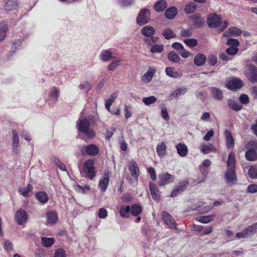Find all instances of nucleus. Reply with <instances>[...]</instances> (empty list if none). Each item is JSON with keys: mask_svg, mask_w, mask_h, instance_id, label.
Wrapping results in <instances>:
<instances>
[{"mask_svg": "<svg viewBox=\"0 0 257 257\" xmlns=\"http://www.w3.org/2000/svg\"><path fill=\"white\" fill-rule=\"evenodd\" d=\"M100 59L103 62H107L113 58L111 50L107 49L101 51L100 55Z\"/></svg>", "mask_w": 257, "mask_h": 257, "instance_id": "cd10ccee", "label": "nucleus"}, {"mask_svg": "<svg viewBox=\"0 0 257 257\" xmlns=\"http://www.w3.org/2000/svg\"><path fill=\"white\" fill-rule=\"evenodd\" d=\"M159 185L160 186H165L174 180V176L168 173H163L159 176Z\"/></svg>", "mask_w": 257, "mask_h": 257, "instance_id": "9d476101", "label": "nucleus"}, {"mask_svg": "<svg viewBox=\"0 0 257 257\" xmlns=\"http://www.w3.org/2000/svg\"><path fill=\"white\" fill-rule=\"evenodd\" d=\"M157 98L154 96L144 97L142 99V101L146 105H150L154 104L157 102Z\"/></svg>", "mask_w": 257, "mask_h": 257, "instance_id": "8fccbe9b", "label": "nucleus"}, {"mask_svg": "<svg viewBox=\"0 0 257 257\" xmlns=\"http://www.w3.org/2000/svg\"><path fill=\"white\" fill-rule=\"evenodd\" d=\"M120 60H114L110 63L107 66V69L109 71H114L119 65Z\"/></svg>", "mask_w": 257, "mask_h": 257, "instance_id": "6e6d98bb", "label": "nucleus"}, {"mask_svg": "<svg viewBox=\"0 0 257 257\" xmlns=\"http://www.w3.org/2000/svg\"><path fill=\"white\" fill-rule=\"evenodd\" d=\"M36 198L42 204L46 203L48 201V197L44 191H40L36 193Z\"/></svg>", "mask_w": 257, "mask_h": 257, "instance_id": "c85d7f7f", "label": "nucleus"}, {"mask_svg": "<svg viewBox=\"0 0 257 257\" xmlns=\"http://www.w3.org/2000/svg\"><path fill=\"white\" fill-rule=\"evenodd\" d=\"M98 215L100 218H105L107 216V211L105 208H101L98 211Z\"/></svg>", "mask_w": 257, "mask_h": 257, "instance_id": "69168bd1", "label": "nucleus"}, {"mask_svg": "<svg viewBox=\"0 0 257 257\" xmlns=\"http://www.w3.org/2000/svg\"><path fill=\"white\" fill-rule=\"evenodd\" d=\"M187 92L186 87H180L174 91L169 96L170 100L178 98L179 96L184 95Z\"/></svg>", "mask_w": 257, "mask_h": 257, "instance_id": "aec40b11", "label": "nucleus"}, {"mask_svg": "<svg viewBox=\"0 0 257 257\" xmlns=\"http://www.w3.org/2000/svg\"><path fill=\"white\" fill-rule=\"evenodd\" d=\"M181 56L183 58H187L192 54L190 52L186 50L184 47L179 52Z\"/></svg>", "mask_w": 257, "mask_h": 257, "instance_id": "338daca9", "label": "nucleus"}, {"mask_svg": "<svg viewBox=\"0 0 257 257\" xmlns=\"http://www.w3.org/2000/svg\"><path fill=\"white\" fill-rule=\"evenodd\" d=\"M196 9V5L194 3L191 2L186 6L185 11L187 14H191L193 13Z\"/></svg>", "mask_w": 257, "mask_h": 257, "instance_id": "3c124183", "label": "nucleus"}, {"mask_svg": "<svg viewBox=\"0 0 257 257\" xmlns=\"http://www.w3.org/2000/svg\"><path fill=\"white\" fill-rule=\"evenodd\" d=\"M150 18V12L148 9L142 10L139 14L137 22L139 25L142 26L147 24Z\"/></svg>", "mask_w": 257, "mask_h": 257, "instance_id": "0eeeda50", "label": "nucleus"}, {"mask_svg": "<svg viewBox=\"0 0 257 257\" xmlns=\"http://www.w3.org/2000/svg\"><path fill=\"white\" fill-rule=\"evenodd\" d=\"M248 174L251 178H257V169L254 167H251L248 170Z\"/></svg>", "mask_w": 257, "mask_h": 257, "instance_id": "13d9d810", "label": "nucleus"}, {"mask_svg": "<svg viewBox=\"0 0 257 257\" xmlns=\"http://www.w3.org/2000/svg\"><path fill=\"white\" fill-rule=\"evenodd\" d=\"M33 190V186L29 183L26 187H20L18 189L20 193L25 197H28L30 196V193Z\"/></svg>", "mask_w": 257, "mask_h": 257, "instance_id": "b1692460", "label": "nucleus"}, {"mask_svg": "<svg viewBox=\"0 0 257 257\" xmlns=\"http://www.w3.org/2000/svg\"><path fill=\"white\" fill-rule=\"evenodd\" d=\"M85 152L90 156H95L98 153L99 148L95 144H90L85 147Z\"/></svg>", "mask_w": 257, "mask_h": 257, "instance_id": "5701e85b", "label": "nucleus"}, {"mask_svg": "<svg viewBox=\"0 0 257 257\" xmlns=\"http://www.w3.org/2000/svg\"><path fill=\"white\" fill-rule=\"evenodd\" d=\"M166 147L164 143L162 142L157 146V153L160 158H164L166 155Z\"/></svg>", "mask_w": 257, "mask_h": 257, "instance_id": "ea45409f", "label": "nucleus"}, {"mask_svg": "<svg viewBox=\"0 0 257 257\" xmlns=\"http://www.w3.org/2000/svg\"><path fill=\"white\" fill-rule=\"evenodd\" d=\"M119 213L120 216L123 218H127L128 217V214L131 211V207L130 206H121L119 208Z\"/></svg>", "mask_w": 257, "mask_h": 257, "instance_id": "37998d69", "label": "nucleus"}, {"mask_svg": "<svg viewBox=\"0 0 257 257\" xmlns=\"http://www.w3.org/2000/svg\"><path fill=\"white\" fill-rule=\"evenodd\" d=\"M155 38L146 39L145 43L149 46H151L150 51L152 53H160L164 50V45L162 44L155 43Z\"/></svg>", "mask_w": 257, "mask_h": 257, "instance_id": "39448f33", "label": "nucleus"}, {"mask_svg": "<svg viewBox=\"0 0 257 257\" xmlns=\"http://www.w3.org/2000/svg\"><path fill=\"white\" fill-rule=\"evenodd\" d=\"M211 162L210 160H205L201 165H199V168L200 170L202 175L200 177H199L198 179L195 181L196 184H199L203 182L206 178L207 172H206L203 169V168H207L211 165Z\"/></svg>", "mask_w": 257, "mask_h": 257, "instance_id": "6e6552de", "label": "nucleus"}, {"mask_svg": "<svg viewBox=\"0 0 257 257\" xmlns=\"http://www.w3.org/2000/svg\"><path fill=\"white\" fill-rule=\"evenodd\" d=\"M141 32L146 37H151L155 34V30L151 26H147L142 29Z\"/></svg>", "mask_w": 257, "mask_h": 257, "instance_id": "c9c22d12", "label": "nucleus"}, {"mask_svg": "<svg viewBox=\"0 0 257 257\" xmlns=\"http://www.w3.org/2000/svg\"><path fill=\"white\" fill-rule=\"evenodd\" d=\"M149 189L153 198L157 201H159L160 198V194L156 185L153 182H150Z\"/></svg>", "mask_w": 257, "mask_h": 257, "instance_id": "412c9836", "label": "nucleus"}, {"mask_svg": "<svg viewBox=\"0 0 257 257\" xmlns=\"http://www.w3.org/2000/svg\"><path fill=\"white\" fill-rule=\"evenodd\" d=\"M109 182V175L108 173H105L99 180L98 187L101 191L105 192L107 188Z\"/></svg>", "mask_w": 257, "mask_h": 257, "instance_id": "dca6fc26", "label": "nucleus"}, {"mask_svg": "<svg viewBox=\"0 0 257 257\" xmlns=\"http://www.w3.org/2000/svg\"><path fill=\"white\" fill-rule=\"evenodd\" d=\"M224 135L227 148L229 149L232 148L234 146V142L230 132L228 130H226L224 132Z\"/></svg>", "mask_w": 257, "mask_h": 257, "instance_id": "2f4dec72", "label": "nucleus"}, {"mask_svg": "<svg viewBox=\"0 0 257 257\" xmlns=\"http://www.w3.org/2000/svg\"><path fill=\"white\" fill-rule=\"evenodd\" d=\"M177 14V10L174 7H172L168 9L165 13V16L168 19H173Z\"/></svg>", "mask_w": 257, "mask_h": 257, "instance_id": "4c0bfd02", "label": "nucleus"}, {"mask_svg": "<svg viewBox=\"0 0 257 257\" xmlns=\"http://www.w3.org/2000/svg\"><path fill=\"white\" fill-rule=\"evenodd\" d=\"M207 22L210 28H218L220 31H223L228 25L227 21H222L220 16L215 14L208 16Z\"/></svg>", "mask_w": 257, "mask_h": 257, "instance_id": "7ed1b4c3", "label": "nucleus"}, {"mask_svg": "<svg viewBox=\"0 0 257 257\" xmlns=\"http://www.w3.org/2000/svg\"><path fill=\"white\" fill-rule=\"evenodd\" d=\"M162 219L165 223L170 227L173 229H177L176 223L172 217L166 211L162 212Z\"/></svg>", "mask_w": 257, "mask_h": 257, "instance_id": "4468645a", "label": "nucleus"}, {"mask_svg": "<svg viewBox=\"0 0 257 257\" xmlns=\"http://www.w3.org/2000/svg\"><path fill=\"white\" fill-rule=\"evenodd\" d=\"M225 86L229 90H236L242 86V82L238 78H232L226 82Z\"/></svg>", "mask_w": 257, "mask_h": 257, "instance_id": "1a4fd4ad", "label": "nucleus"}, {"mask_svg": "<svg viewBox=\"0 0 257 257\" xmlns=\"http://www.w3.org/2000/svg\"><path fill=\"white\" fill-rule=\"evenodd\" d=\"M187 185L188 182L187 181H182L179 182L178 185L172 191L170 197H175L183 192L187 188Z\"/></svg>", "mask_w": 257, "mask_h": 257, "instance_id": "ddd939ff", "label": "nucleus"}, {"mask_svg": "<svg viewBox=\"0 0 257 257\" xmlns=\"http://www.w3.org/2000/svg\"><path fill=\"white\" fill-rule=\"evenodd\" d=\"M245 74L250 81L257 82V68L253 64H249L246 66Z\"/></svg>", "mask_w": 257, "mask_h": 257, "instance_id": "423d86ee", "label": "nucleus"}, {"mask_svg": "<svg viewBox=\"0 0 257 257\" xmlns=\"http://www.w3.org/2000/svg\"><path fill=\"white\" fill-rule=\"evenodd\" d=\"M213 97L217 100H221L223 98V93L219 88L212 87L210 89Z\"/></svg>", "mask_w": 257, "mask_h": 257, "instance_id": "f704fd0d", "label": "nucleus"}, {"mask_svg": "<svg viewBox=\"0 0 257 257\" xmlns=\"http://www.w3.org/2000/svg\"><path fill=\"white\" fill-rule=\"evenodd\" d=\"M53 257H66L65 250L62 248H58L55 249Z\"/></svg>", "mask_w": 257, "mask_h": 257, "instance_id": "864d4df0", "label": "nucleus"}, {"mask_svg": "<svg viewBox=\"0 0 257 257\" xmlns=\"http://www.w3.org/2000/svg\"><path fill=\"white\" fill-rule=\"evenodd\" d=\"M184 42L189 48L196 46L198 43L197 40L193 38L185 39Z\"/></svg>", "mask_w": 257, "mask_h": 257, "instance_id": "5fc2aeb1", "label": "nucleus"}, {"mask_svg": "<svg viewBox=\"0 0 257 257\" xmlns=\"http://www.w3.org/2000/svg\"><path fill=\"white\" fill-rule=\"evenodd\" d=\"M165 72L168 76L173 78H178L181 77V75L175 70L174 67H166Z\"/></svg>", "mask_w": 257, "mask_h": 257, "instance_id": "7c9ffc66", "label": "nucleus"}, {"mask_svg": "<svg viewBox=\"0 0 257 257\" xmlns=\"http://www.w3.org/2000/svg\"><path fill=\"white\" fill-rule=\"evenodd\" d=\"M141 206L137 204H134L131 208V214L134 216H138L142 212Z\"/></svg>", "mask_w": 257, "mask_h": 257, "instance_id": "49530a36", "label": "nucleus"}, {"mask_svg": "<svg viewBox=\"0 0 257 257\" xmlns=\"http://www.w3.org/2000/svg\"><path fill=\"white\" fill-rule=\"evenodd\" d=\"M79 87L84 91H88L90 89L91 86L89 82H84L80 84Z\"/></svg>", "mask_w": 257, "mask_h": 257, "instance_id": "e2e57ef3", "label": "nucleus"}, {"mask_svg": "<svg viewBox=\"0 0 257 257\" xmlns=\"http://www.w3.org/2000/svg\"><path fill=\"white\" fill-rule=\"evenodd\" d=\"M129 169L133 178L137 180L140 175V171L138 164L136 161L132 160L130 162Z\"/></svg>", "mask_w": 257, "mask_h": 257, "instance_id": "f3484780", "label": "nucleus"}, {"mask_svg": "<svg viewBox=\"0 0 257 257\" xmlns=\"http://www.w3.org/2000/svg\"><path fill=\"white\" fill-rule=\"evenodd\" d=\"M41 240L42 245L47 248L51 247L55 242L54 237H42Z\"/></svg>", "mask_w": 257, "mask_h": 257, "instance_id": "c756f323", "label": "nucleus"}, {"mask_svg": "<svg viewBox=\"0 0 257 257\" xmlns=\"http://www.w3.org/2000/svg\"><path fill=\"white\" fill-rule=\"evenodd\" d=\"M228 104L230 108L235 111L240 110L242 108V105L241 104L232 99L228 100Z\"/></svg>", "mask_w": 257, "mask_h": 257, "instance_id": "e433bc0d", "label": "nucleus"}, {"mask_svg": "<svg viewBox=\"0 0 257 257\" xmlns=\"http://www.w3.org/2000/svg\"><path fill=\"white\" fill-rule=\"evenodd\" d=\"M241 34V31L235 27H230L228 31L223 33V37H229L231 36H238Z\"/></svg>", "mask_w": 257, "mask_h": 257, "instance_id": "4be33fe9", "label": "nucleus"}, {"mask_svg": "<svg viewBox=\"0 0 257 257\" xmlns=\"http://www.w3.org/2000/svg\"><path fill=\"white\" fill-rule=\"evenodd\" d=\"M246 159L250 161H253L257 159V154L256 152L252 149L248 150L245 153Z\"/></svg>", "mask_w": 257, "mask_h": 257, "instance_id": "79ce46f5", "label": "nucleus"}, {"mask_svg": "<svg viewBox=\"0 0 257 257\" xmlns=\"http://www.w3.org/2000/svg\"><path fill=\"white\" fill-rule=\"evenodd\" d=\"M162 35L166 39H169L176 36L173 31L169 28H167L164 30L162 32Z\"/></svg>", "mask_w": 257, "mask_h": 257, "instance_id": "de8ad7c7", "label": "nucleus"}, {"mask_svg": "<svg viewBox=\"0 0 257 257\" xmlns=\"http://www.w3.org/2000/svg\"><path fill=\"white\" fill-rule=\"evenodd\" d=\"M245 230L248 237H250L257 232V222L248 226Z\"/></svg>", "mask_w": 257, "mask_h": 257, "instance_id": "a18cd8bd", "label": "nucleus"}, {"mask_svg": "<svg viewBox=\"0 0 257 257\" xmlns=\"http://www.w3.org/2000/svg\"><path fill=\"white\" fill-rule=\"evenodd\" d=\"M161 115L162 117L166 120L168 121L170 119V117L168 114V110L166 107L163 106L161 107Z\"/></svg>", "mask_w": 257, "mask_h": 257, "instance_id": "bf43d9fd", "label": "nucleus"}, {"mask_svg": "<svg viewBox=\"0 0 257 257\" xmlns=\"http://www.w3.org/2000/svg\"><path fill=\"white\" fill-rule=\"evenodd\" d=\"M238 51V49L236 47H229L226 50V52L228 55H234L236 54Z\"/></svg>", "mask_w": 257, "mask_h": 257, "instance_id": "0e129e2a", "label": "nucleus"}, {"mask_svg": "<svg viewBox=\"0 0 257 257\" xmlns=\"http://www.w3.org/2000/svg\"><path fill=\"white\" fill-rule=\"evenodd\" d=\"M18 8L17 0H8L5 5V9L7 11H11L16 10Z\"/></svg>", "mask_w": 257, "mask_h": 257, "instance_id": "72a5a7b5", "label": "nucleus"}, {"mask_svg": "<svg viewBox=\"0 0 257 257\" xmlns=\"http://www.w3.org/2000/svg\"><path fill=\"white\" fill-rule=\"evenodd\" d=\"M8 30L7 24L5 22H0V42L5 39Z\"/></svg>", "mask_w": 257, "mask_h": 257, "instance_id": "473e14b6", "label": "nucleus"}, {"mask_svg": "<svg viewBox=\"0 0 257 257\" xmlns=\"http://www.w3.org/2000/svg\"><path fill=\"white\" fill-rule=\"evenodd\" d=\"M225 181L230 186H232L237 183V176L235 173V155L231 152L228 156L227 161V170L224 175Z\"/></svg>", "mask_w": 257, "mask_h": 257, "instance_id": "f257e3e1", "label": "nucleus"}, {"mask_svg": "<svg viewBox=\"0 0 257 257\" xmlns=\"http://www.w3.org/2000/svg\"><path fill=\"white\" fill-rule=\"evenodd\" d=\"M167 57L168 60L173 63H177L181 60L180 57L174 51H170L168 53Z\"/></svg>", "mask_w": 257, "mask_h": 257, "instance_id": "58836bf2", "label": "nucleus"}, {"mask_svg": "<svg viewBox=\"0 0 257 257\" xmlns=\"http://www.w3.org/2000/svg\"><path fill=\"white\" fill-rule=\"evenodd\" d=\"M28 215L27 213L23 209H20L16 213L15 219L19 225L26 223L28 220Z\"/></svg>", "mask_w": 257, "mask_h": 257, "instance_id": "9b49d317", "label": "nucleus"}, {"mask_svg": "<svg viewBox=\"0 0 257 257\" xmlns=\"http://www.w3.org/2000/svg\"><path fill=\"white\" fill-rule=\"evenodd\" d=\"M167 7V3L165 0H160L154 4V9L157 12H162L166 9Z\"/></svg>", "mask_w": 257, "mask_h": 257, "instance_id": "a878e982", "label": "nucleus"}, {"mask_svg": "<svg viewBox=\"0 0 257 257\" xmlns=\"http://www.w3.org/2000/svg\"><path fill=\"white\" fill-rule=\"evenodd\" d=\"M177 153L181 157H185L188 154V149L187 146L183 143H179L175 146Z\"/></svg>", "mask_w": 257, "mask_h": 257, "instance_id": "a211bd4d", "label": "nucleus"}, {"mask_svg": "<svg viewBox=\"0 0 257 257\" xmlns=\"http://www.w3.org/2000/svg\"><path fill=\"white\" fill-rule=\"evenodd\" d=\"M4 249L7 251H10L13 250V245L12 242L8 239H6L4 241Z\"/></svg>", "mask_w": 257, "mask_h": 257, "instance_id": "680f3d73", "label": "nucleus"}, {"mask_svg": "<svg viewBox=\"0 0 257 257\" xmlns=\"http://www.w3.org/2000/svg\"><path fill=\"white\" fill-rule=\"evenodd\" d=\"M117 96V94L116 93H114L109 97L108 99L106 100L105 102V106L107 110L110 111V106L112 103L115 100Z\"/></svg>", "mask_w": 257, "mask_h": 257, "instance_id": "c03bdc74", "label": "nucleus"}, {"mask_svg": "<svg viewBox=\"0 0 257 257\" xmlns=\"http://www.w3.org/2000/svg\"><path fill=\"white\" fill-rule=\"evenodd\" d=\"M80 173L82 176L93 180L96 176L94 161L91 159L86 160L80 170Z\"/></svg>", "mask_w": 257, "mask_h": 257, "instance_id": "20e7f679", "label": "nucleus"}, {"mask_svg": "<svg viewBox=\"0 0 257 257\" xmlns=\"http://www.w3.org/2000/svg\"><path fill=\"white\" fill-rule=\"evenodd\" d=\"M227 45L230 47H236L239 46V41L235 39H229L227 42Z\"/></svg>", "mask_w": 257, "mask_h": 257, "instance_id": "052dcab7", "label": "nucleus"}, {"mask_svg": "<svg viewBox=\"0 0 257 257\" xmlns=\"http://www.w3.org/2000/svg\"><path fill=\"white\" fill-rule=\"evenodd\" d=\"M199 148L201 152L204 154H207L211 152L216 153L217 151L216 147L212 144L208 145L202 144L200 145Z\"/></svg>", "mask_w": 257, "mask_h": 257, "instance_id": "6ab92c4d", "label": "nucleus"}, {"mask_svg": "<svg viewBox=\"0 0 257 257\" xmlns=\"http://www.w3.org/2000/svg\"><path fill=\"white\" fill-rule=\"evenodd\" d=\"M206 61V58L203 54H197L194 59V63L197 66H201L203 65Z\"/></svg>", "mask_w": 257, "mask_h": 257, "instance_id": "393cba45", "label": "nucleus"}, {"mask_svg": "<svg viewBox=\"0 0 257 257\" xmlns=\"http://www.w3.org/2000/svg\"><path fill=\"white\" fill-rule=\"evenodd\" d=\"M59 93L60 89L59 88L52 87L50 90L49 95L57 101L59 95Z\"/></svg>", "mask_w": 257, "mask_h": 257, "instance_id": "09e8293b", "label": "nucleus"}, {"mask_svg": "<svg viewBox=\"0 0 257 257\" xmlns=\"http://www.w3.org/2000/svg\"><path fill=\"white\" fill-rule=\"evenodd\" d=\"M91 117L88 118H80L77 122L78 130L84 134L87 138H94L95 137V132L90 128V121Z\"/></svg>", "mask_w": 257, "mask_h": 257, "instance_id": "f03ea898", "label": "nucleus"}, {"mask_svg": "<svg viewBox=\"0 0 257 257\" xmlns=\"http://www.w3.org/2000/svg\"><path fill=\"white\" fill-rule=\"evenodd\" d=\"M12 151L14 154L18 155L20 153L19 137L16 130L12 131Z\"/></svg>", "mask_w": 257, "mask_h": 257, "instance_id": "f8f14e48", "label": "nucleus"}, {"mask_svg": "<svg viewBox=\"0 0 257 257\" xmlns=\"http://www.w3.org/2000/svg\"><path fill=\"white\" fill-rule=\"evenodd\" d=\"M214 217V215L203 216H201L200 218H199L198 220L199 222L203 223H208L210 222L211 221H212Z\"/></svg>", "mask_w": 257, "mask_h": 257, "instance_id": "603ef678", "label": "nucleus"}, {"mask_svg": "<svg viewBox=\"0 0 257 257\" xmlns=\"http://www.w3.org/2000/svg\"><path fill=\"white\" fill-rule=\"evenodd\" d=\"M247 192L251 193L257 192V184H251L249 185L247 189Z\"/></svg>", "mask_w": 257, "mask_h": 257, "instance_id": "774afa93", "label": "nucleus"}, {"mask_svg": "<svg viewBox=\"0 0 257 257\" xmlns=\"http://www.w3.org/2000/svg\"><path fill=\"white\" fill-rule=\"evenodd\" d=\"M156 72V68L155 67H150L148 71L143 75L142 81L145 83L150 82Z\"/></svg>", "mask_w": 257, "mask_h": 257, "instance_id": "2eb2a0df", "label": "nucleus"}, {"mask_svg": "<svg viewBox=\"0 0 257 257\" xmlns=\"http://www.w3.org/2000/svg\"><path fill=\"white\" fill-rule=\"evenodd\" d=\"M47 222L50 224L56 223L58 221V216L55 211H51L47 215Z\"/></svg>", "mask_w": 257, "mask_h": 257, "instance_id": "a19ab883", "label": "nucleus"}, {"mask_svg": "<svg viewBox=\"0 0 257 257\" xmlns=\"http://www.w3.org/2000/svg\"><path fill=\"white\" fill-rule=\"evenodd\" d=\"M190 20L192 22L193 25L196 27H201L204 23L199 14H195L189 17Z\"/></svg>", "mask_w": 257, "mask_h": 257, "instance_id": "bb28decb", "label": "nucleus"}, {"mask_svg": "<svg viewBox=\"0 0 257 257\" xmlns=\"http://www.w3.org/2000/svg\"><path fill=\"white\" fill-rule=\"evenodd\" d=\"M119 5L122 7H126L130 6L134 3V0H118Z\"/></svg>", "mask_w": 257, "mask_h": 257, "instance_id": "4d7b16f0", "label": "nucleus"}]
</instances>
